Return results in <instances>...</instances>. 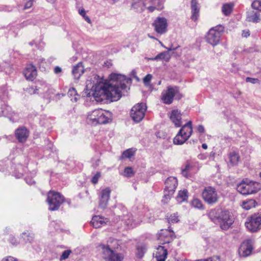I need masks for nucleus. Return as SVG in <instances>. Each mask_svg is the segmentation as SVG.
Returning <instances> with one entry per match:
<instances>
[{"mask_svg":"<svg viewBox=\"0 0 261 261\" xmlns=\"http://www.w3.org/2000/svg\"><path fill=\"white\" fill-rule=\"evenodd\" d=\"M15 134L18 141L23 143L29 136V131L25 127H20L15 130Z\"/></svg>","mask_w":261,"mask_h":261,"instance_id":"nucleus-15","label":"nucleus"},{"mask_svg":"<svg viewBox=\"0 0 261 261\" xmlns=\"http://www.w3.org/2000/svg\"><path fill=\"white\" fill-rule=\"evenodd\" d=\"M233 8V5L231 4H225L222 7V11L223 13L227 16L230 14Z\"/></svg>","mask_w":261,"mask_h":261,"instance_id":"nucleus-39","label":"nucleus"},{"mask_svg":"<svg viewBox=\"0 0 261 261\" xmlns=\"http://www.w3.org/2000/svg\"><path fill=\"white\" fill-rule=\"evenodd\" d=\"M256 202L255 200L252 199H249L245 201H243L242 202V207L243 208L249 210L252 207L255 206Z\"/></svg>","mask_w":261,"mask_h":261,"instance_id":"nucleus-33","label":"nucleus"},{"mask_svg":"<svg viewBox=\"0 0 261 261\" xmlns=\"http://www.w3.org/2000/svg\"><path fill=\"white\" fill-rule=\"evenodd\" d=\"M133 169L130 167H127L124 170V175L126 177H131L134 175Z\"/></svg>","mask_w":261,"mask_h":261,"instance_id":"nucleus-44","label":"nucleus"},{"mask_svg":"<svg viewBox=\"0 0 261 261\" xmlns=\"http://www.w3.org/2000/svg\"><path fill=\"white\" fill-rule=\"evenodd\" d=\"M154 31L159 34H163L167 31V20L165 17H158L152 23Z\"/></svg>","mask_w":261,"mask_h":261,"instance_id":"nucleus-11","label":"nucleus"},{"mask_svg":"<svg viewBox=\"0 0 261 261\" xmlns=\"http://www.w3.org/2000/svg\"><path fill=\"white\" fill-rule=\"evenodd\" d=\"M67 95L71 98V100L73 102H76L80 98V95L77 93L74 88H71L69 89Z\"/></svg>","mask_w":261,"mask_h":261,"instance_id":"nucleus-35","label":"nucleus"},{"mask_svg":"<svg viewBox=\"0 0 261 261\" xmlns=\"http://www.w3.org/2000/svg\"><path fill=\"white\" fill-rule=\"evenodd\" d=\"M174 237V232L171 229H161L158 234V240L162 242L163 245L171 243Z\"/></svg>","mask_w":261,"mask_h":261,"instance_id":"nucleus-12","label":"nucleus"},{"mask_svg":"<svg viewBox=\"0 0 261 261\" xmlns=\"http://www.w3.org/2000/svg\"><path fill=\"white\" fill-rule=\"evenodd\" d=\"M34 1V0H30L28 1L24 6V9H28L30 8L33 5V2Z\"/></svg>","mask_w":261,"mask_h":261,"instance_id":"nucleus-53","label":"nucleus"},{"mask_svg":"<svg viewBox=\"0 0 261 261\" xmlns=\"http://www.w3.org/2000/svg\"><path fill=\"white\" fill-rule=\"evenodd\" d=\"M174 97L179 99L182 97V95L180 93L178 87L169 86L166 90L162 92L161 99L164 103L170 105L172 103Z\"/></svg>","mask_w":261,"mask_h":261,"instance_id":"nucleus-4","label":"nucleus"},{"mask_svg":"<svg viewBox=\"0 0 261 261\" xmlns=\"http://www.w3.org/2000/svg\"><path fill=\"white\" fill-rule=\"evenodd\" d=\"M220 212H221L220 209H212L208 213V217L214 223H218Z\"/></svg>","mask_w":261,"mask_h":261,"instance_id":"nucleus-28","label":"nucleus"},{"mask_svg":"<svg viewBox=\"0 0 261 261\" xmlns=\"http://www.w3.org/2000/svg\"><path fill=\"white\" fill-rule=\"evenodd\" d=\"M167 219L169 223H174L179 221L178 216L175 213L170 215L169 217L167 216Z\"/></svg>","mask_w":261,"mask_h":261,"instance_id":"nucleus-42","label":"nucleus"},{"mask_svg":"<svg viewBox=\"0 0 261 261\" xmlns=\"http://www.w3.org/2000/svg\"><path fill=\"white\" fill-rule=\"evenodd\" d=\"M233 222L232 218L228 211H222L220 212L218 223L223 230L228 229Z\"/></svg>","mask_w":261,"mask_h":261,"instance_id":"nucleus-10","label":"nucleus"},{"mask_svg":"<svg viewBox=\"0 0 261 261\" xmlns=\"http://www.w3.org/2000/svg\"><path fill=\"white\" fill-rule=\"evenodd\" d=\"M191 8L192 13L191 18L195 21L198 19L199 14V7L197 0H191Z\"/></svg>","mask_w":261,"mask_h":261,"instance_id":"nucleus-21","label":"nucleus"},{"mask_svg":"<svg viewBox=\"0 0 261 261\" xmlns=\"http://www.w3.org/2000/svg\"><path fill=\"white\" fill-rule=\"evenodd\" d=\"M34 238V234L28 230L23 232L20 237V239L24 243H31Z\"/></svg>","mask_w":261,"mask_h":261,"instance_id":"nucleus-29","label":"nucleus"},{"mask_svg":"<svg viewBox=\"0 0 261 261\" xmlns=\"http://www.w3.org/2000/svg\"><path fill=\"white\" fill-rule=\"evenodd\" d=\"M165 188L164 198L167 200L171 198L177 186V179L175 177L170 176L165 182Z\"/></svg>","mask_w":261,"mask_h":261,"instance_id":"nucleus-9","label":"nucleus"},{"mask_svg":"<svg viewBox=\"0 0 261 261\" xmlns=\"http://www.w3.org/2000/svg\"><path fill=\"white\" fill-rule=\"evenodd\" d=\"M23 74L27 80L33 81L37 74L36 67L31 64L27 65L23 71Z\"/></svg>","mask_w":261,"mask_h":261,"instance_id":"nucleus-16","label":"nucleus"},{"mask_svg":"<svg viewBox=\"0 0 261 261\" xmlns=\"http://www.w3.org/2000/svg\"><path fill=\"white\" fill-rule=\"evenodd\" d=\"M151 5L147 7V9L150 12H152L154 10H162L163 8V1L162 0H150Z\"/></svg>","mask_w":261,"mask_h":261,"instance_id":"nucleus-25","label":"nucleus"},{"mask_svg":"<svg viewBox=\"0 0 261 261\" xmlns=\"http://www.w3.org/2000/svg\"><path fill=\"white\" fill-rule=\"evenodd\" d=\"M8 241L13 246H17L19 243L17 239L12 235L9 236Z\"/></svg>","mask_w":261,"mask_h":261,"instance_id":"nucleus-48","label":"nucleus"},{"mask_svg":"<svg viewBox=\"0 0 261 261\" xmlns=\"http://www.w3.org/2000/svg\"><path fill=\"white\" fill-rule=\"evenodd\" d=\"M137 72L135 70H133L131 72V75L133 76L134 78L137 79L138 81L139 80L138 77L136 75Z\"/></svg>","mask_w":261,"mask_h":261,"instance_id":"nucleus-60","label":"nucleus"},{"mask_svg":"<svg viewBox=\"0 0 261 261\" xmlns=\"http://www.w3.org/2000/svg\"><path fill=\"white\" fill-rule=\"evenodd\" d=\"M111 190L110 188H106L100 192L99 194V207L104 210L108 206Z\"/></svg>","mask_w":261,"mask_h":261,"instance_id":"nucleus-13","label":"nucleus"},{"mask_svg":"<svg viewBox=\"0 0 261 261\" xmlns=\"http://www.w3.org/2000/svg\"><path fill=\"white\" fill-rule=\"evenodd\" d=\"M102 110V109H96L89 113L87 117L88 122L93 125H97V121L99 120Z\"/></svg>","mask_w":261,"mask_h":261,"instance_id":"nucleus-17","label":"nucleus"},{"mask_svg":"<svg viewBox=\"0 0 261 261\" xmlns=\"http://www.w3.org/2000/svg\"><path fill=\"white\" fill-rule=\"evenodd\" d=\"M147 107L144 103H138L131 109L130 115L135 122H140L144 118Z\"/></svg>","mask_w":261,"mask_h":261,"instance_id":"nucleus-8","label":"nucleus"},{"mask_svg":"<svg viewBox=\"0 0 261 261\" xmlns=\"http://www.w3.org/2000/svg\"><path fill=\"white\" fill-rule=\"evenodd\" d=\"M2 261H18V260L16 258L10 256L3 258Z\"/></svg>","mask_w":261,"mask_h":261,"instance_id":"nucleus-55","label":"nucleus"},{"mask_svg":"<svg viewBox=\"0 0 261 261\" xmlns=\"http://www.w3.org/2000/svg\"><path fill=\"white\" fill-rule=\"evenodd\" d=\"M215 152H213V151H212L210 154H209V158L210 159H211L212 160H214V158H215Z\"/></svg>","mask_w":261,"mask_h":261,"instance_id":"nucleus-63","label":"nucleus"},{"mask_svg":"<svg viewBox=\"0 0 261 261\" xmlns=\"http://www.w3.org/2000/svg\"><path fill=\"white\" fill-rule=\"evenodd\" d=\"M197 131L201 134L204 133L205 132L204 127L202 125H199L197 127Z\"/></svg>","mask_w":261,"mask_h":261,"instance_id":"nucleus-56","label":"nucleus"},{"mask_svg":"<svg viewBox=\"0 0 261 261\" xmlns=\"http://www.w3.org/2000/svg\"><path fill=\"white\" fill-rule=\"evenodd\" d=\"M62 72V69L59 66H56L54 68V72L56 74H59Z\"/></svg>","mask_w":261,"mask_h":261,"instance_id":"nucleus-58","label":"nucleus"},{"mask_svg":"<svg viewBox=\"0 0 261 261\" xmlns=\"http://www.w3.org/2000/svg\"><path fill=\"white\" fill-rule=\"evenodd\" d=\"M26 181L30 185H32L35 183V181L32 180V179H30L29 181H28V180L26 179Z\"/></svg>","mask_w":261,"mask_h":261,"instance_id":"nucleus-64","label":"nucleus"},{"mask_svg":"<svg viewBox=\"0 0 261 261\" xmlns=\"http://www.w3.org/2000/svg\"><path fill=\"white\" fill-rule=\"evenodd\" d=\"M247 20L254 23L258 22L260 20L259 12L256 10L248 11L247 14Z\"/></svg>","mask_w":261,"mask_h":261,"instance_id":"nucleus-23","label":"nucleus"},{"mask_svg":"<svg viewBox=\"0 0 261 261\" xmlns=\"http://www.w3.org/2000/svg\"><path fill=\"white\" fill-rule=\"evenodd\" d=\"M84 72V67L82 62H79L75 66H73L72 73L74 78L79 80Z\"/></svg>","mask_w":261,"mask_h":261,"instance_id":"nucleus-22","label":"nucleus"},{"mask_svg":"<svg viewBox=\"0 0 261 261\" xmlns=\"http://www.w3.org/2000/svg\"><path fill=\"white\" fill-rule=\"evenodd\" d=\"M179 47V46H177L176 47H173V45H172L170 47L168 48V52L169 53V51L174 50L177 49V48Z\"/></svg>","mask_w":261,"mask_h":261,"instance_id":"nucleus-61","label":"nucleus"},{"mask_svg":"<svg viewBox=\"0 0 261 261\" xmlns=\"http://www.w3.org/2000/svg\"><path fill=\"white\" fill-rule=\"evenodd\" d=\"M223 32L224 27L222 25L219 24L211 28L205 36L206 42L213 46L218 45Z\"/></svg>","mask_w":261,"mask_h":261,"instance_id":"nucleus-3","label":"nucleus"},{"mask_svg":"<svg viewBox=\"0 0 261 261\" xmlns=\"http://www.w3.org/2000/svg\"><path fill=\"white\" fill-rule=\"evenodd\" d=\"M47 201L49 205V210L56 211L64 201V198L59 193L50 191L47 195Z\"/></svg>","mask_w":261,"mask_h":261,"instance_id":"nucleus-5","label":"nucleus"},{"mask_svg":"<svg viewBox=\"0 0 261 261\" xmlns=\"http://www.w3.org/2000/svg\"><path fill=\"white\" fill-rule=\"evenodd\" d=\"M152 77V76L150 74H147L144 78H143V83L145 85L147 86L150 83L151 79Z\"/></svg>","mask_w":261,"mask_h":261,"instance_id":"nucleus-49","label":"nucleus"},{"mask_svg":"<svg viewBox=\"0 0 261 261\" xmlns=\"http://www.w3.org/2000/svg\"><path fill=\"white\" fill-rule=\"evenodd\" d=\"M168 254L167 249L165 246H159L155 253L156 261H165Z\"/></svg>","mask_w":261,"mask_h":261,"instance_id":"nucleus-20","label":"nucleus"},{"mask_svg":"<svg viewBox=\"0 0 261 261\" xmlns=\"http://www.w3.org/2000/svg\"><path fill=\"white\" fill-rule=\"evenodd\" d=\"M71 253V251L70 250H66L64 251L62 255L60 256V260L62 261L67 259Z\"/></svg>","mask_w":261,"mask_h":261,"instance_id":"nucleus-46","label":"nucleus"},{"mask_svg":"<svg viewBox=\"0 0 261 261\" xmlns=\"http://www.w3.org/2000/svg\"><path fill=\"white\" fill-rule=\"evenodd\" d=\"M170 119L176 127L181 125V114L178 110H173L171 111Z\"/></svg>","mask_w":261,"mask_h":261,"instance_id":"nucleus-19","label":"nucleus"},{"mask_svg":"<svg viewBox=\"0 0 261 261\" xmlns=\"http://www.w3.org/2000/svg\"><path fill=\"white\" fill-rule=\"evenodd\" d=\"M123 220L124 221L126 225L130 227H134L136 226V223L134 221L133 217L132 215L124 216Z\"/></svg>","mask_w":261,"mask_h":261,"instance_id":"nucleus-37","label":"nucleus"},{"mask_svg":"<svg viewBox=\"0 0 261 261\" xmlns=\"http://www.w3.org/2000/svg\"><path fill=\"white\" fill-rule=\"evenodd\" d=\"M135 151L136 150H134L133 148L128 149L123 152L121 155V158L130 159V158H132V156H133L134 155Z\"/></svg>","mask_w":261,"mask_h":261,"instance_id":"nucleus-40","label":"nucleus"},{"mask_svg":"<svg viewBox=\"0 0 261 261\" xmlns=\"http://www.w3.org/2000/svg\"><path fill=\"white\" fill-rule=\"evenodd\" d=\"M202 197L206 203L211 205L216 203L219 199L215 188L211 186L206 187L203 189L202 192Z\"/></svg>","mask_w":261,"mask_h":261,"instance_id":"nucleus-7","label":"nucleus"},{"mask_svg":"<svg viewBox=\"0 0 261 261\" xmlns=\"http://www.w3.org/2000/svg\"><path fill=\"white\" fill-rule=\"evenodd\" d=\"M99 247L101 250L103 258L108 261L111 256L113 255L114 251L110 248L109 246L104 244H100Z\"/></svg>","mask_w":261,"mask_h":261,"instance_id":"nucleus-24","label":"nucleus"},{"mask_svg":"<svg viewBox=\"0 0 261 261\" xmlns=\"http://www.w3.org/2000/svg\"><path fill=\"white\" fill-rule=\"evenodd\" d=\"M145 6L143 0H134L132 5V8L137 11H143Z\"/></svg>","mask_w":261,"mask_h":261,"instance_id":"nucleus-31","label":"nucleus"},{"mask_svg":"<svg viewBox=\"0 0 261 261\" xmlns=\"http://www.w3.org/2000/svg\"><path fill=\"white\" fill-rule=\"evenodd\" d=\"M242 35L243 37H247L248 36H249L250 35L249 32L248 31H243Z\"/></svg>","mask_w":261,"mask_h":261,"instance_id":"nucleus-62","label":"nucleus"},{"mask_svg":"<svg viewBox=\"0 0 261 261\" xmlns=\"http://www.w3.org/2000/svg\"><path fill=\"white\" fill-rule=\"evenodd\" d=\"M180 133H183L186 138H189L193 132L192 122L189 121L185 124L179 130Z\"/></svg>","mask_w":261,"mask_h":261,"instance_id":"nucleus-27","label":"nucleus"},{"mask_svg":"<svg viewBox=\"0 0 261 261\" xmlns=\"http://www.w3.org/2000/svg\"><path fill=\"white\" fill-rule=\"evenodd\" d=\"M122 258L120 254L115 253L114 251L113 253V255L111 256L108 261H122Z\"/></svg>","mask_w":261,"mask_h":261,"instance_id":"nucleus-43","label":"nucleus"},{"mask_svg":"<svg viewBox=\"0 0 261 261\" xmlns=\"http://www.w3.org/2000/svg\"><path fill=\"white\" fill-rule=\"evenodd\" d=\"M37 90H38V89H37L36 88H35L33 87H30V88H28V90H27L28 92L29 93H30L31 94H36L37 93Z\"/></svg>","mask_w":261,"mask_h":261,"instance_id":"nucleus-54","label":"nucleus"},{"mask_svg":"<svg viewBox=\"0 0 261 261\" xmlns=\"http://www.w3.org/2000/svg\"><path fill=\"white\" fill-rule=\"evenodd\" d=\"M181 173L183 176L186 178H188L189 177H190V174H189L188 171H185V170L181 169Z\"/></svg>","mask_w":261,"mask_h":261,"instance_id":"nucleus-57","label":"nucleus"},{"mask_svg":"<svg viewBox=\"0 0 261 261\" xmlns=\"http://www.w3.org/2000/svg\"><path fill=\"white\" fill-rule=\"evenodd\" d=\"M0 116H9L12 114L11 108L7 105L2 106Z\"/></svg>","mask_w":261,"mask_h":261,"instance_id":"nucleus-38","label":"nucleus"},{"mask_svg":"<svg viewBox=\"0 0 261 261\" xmlns=\"http://www.w3.org/2000/svg\"><path fill=\"white\" fill-rule=\"evenodd\" d=\"M247 229L251 232H257L261 229V214L255 213L248 217L245 222Z\"/></svg>","mask_w":261,"mask_h":261,"instance_id":"nucleus-6","label":"nucleus"},{"mask_svg":"<svg viewBox=\"0 0 261 261\" xmlns=\"http://www.w3.org/2000/svg\"><path fill=\"white\" fill-rule=\"evenodd\" d=\"M190 164L189 161H187L186 164L184 168H182L183 170H185V171H189L191 168Z\"/></svg>","mask_w":261,"mask_h":261,"instance_id":"nucleus-59","label":"nucleus"},{"mask_svg":"<svg viewBox=\"0 0 261 261\" xmlns=\"http://www.w3.org/2000/svg\"><path fill=\"white\" fill-rule=\"evenodd\" d=\"M253 250L252 242L251 240L244 241L239 248V254L241 256L247 257L250 255Z\"/></svg>","mask_w":261,"mask_h":261,"instance_id":"nucleus-14","label":"nucleus"},{"mask_svg":"<svg viewBox=\"0 0 261 261\" xmlns=\"http://www.w3.org/2000/svg\"><path fill=\"white\" fill-rule=\"evenodd\" d=\"M197 261H220L219 256H213L206 259H199Z\"/></svg>","mask_w":261,"mask_h":261,"instance_id":"nucleus-50","label":"nucleus"},{"mask_svg":"<svg viewBox=\"0 0 261 261\" xmlns=\"http://www.w3.org/2000/svg\"><path fill=\"white\" fill-rule=\"evenodd\" d=\"M108 222L109 220L107 218H104L99 216H95L92 218L91 223L94 228H98L106 225Z\"/></svg>","mask_w":261,"mask_h":261,"instance_id":"nucleus-18","label":"nucleus"},{"mask_svg":"<svg viewBox=\"0 0 261 261\" xmlns=\"http://www.w3.org/2000/svg\"><path fill=\"white\" fill-rule=\"evenodd\" d=\"M261 189V185L256 181L245 178L238 184L237 186L238 192L243 195H249L258 192Z\"/></svg>","mask_w":261,"mask_h":261,"instance_id":"nucleus-2","label":"nucleus"},{"mask_svg":"<svg viewBox=\"0 0 261 261\" xmlns=\"http://www.w3.org/2000/svg\"><path fill=\"white\" fill-rule=\"evenodd\" d=\"M109 83L104 82L103 78L94 74L90 80L87 82L86 91L85 92L87 97L93 96L97 100L103 99L111 101H117L122 96L121 92L126 90V84L131 82V79L125 75L111 73L109 76Z\"/></svg>","mask_w":261,"mask_h":261,"instance_id":"nucleus-1","label":"nucleus"},{"mask_svg":"<svg viewBox=\"0 0 261 261\" xmlns=\"http://www.w3.org/2000/svg\"><path fill=\"white\" fill-rule=\"evenodd\" d=\"M251 6L253 9L261 11V0H255Z\"/></svg>","mask_w":261,"mask_h":261,"instance_id":"nucleus-45","label":"nucleus"},{"mask_svg":"<svg viewBox=\"0 0 261 261\" xmlns=\"http://www.w3.org/2000/svg\"><path fill=\"white\" fill-rule=\"evenodd\" d=\"M171 58L170 55L168 51H163L158 55H156L154 58H151L152 60H163L166 62H168L169 61Z\"/></svg>","mask_w":261,"mask_h":261,"instance_id":"nucleus-32","label":"nucleus"},{"mask_svg":"<svg viewBox=\"0 0 261 261\" xmlns=\"http://www.w3.org/2000/svg\"><path fill=\"white\" fill-rule=\"evenodd\" d=\"M188 139V138H186L185 137V135L183 133H182L181 132L180 133V131H179L173 139V143L174 144L176 145H182Z\"/></svg>","mask_w":261,"mask_h":261,"instance_id":"nucleus-30","label":"nucleus"},{"mask_svg":"<svg viewBox=\"0 0 261 261\" xmlns=\"http://www.w3.org/2000/svg\"><path fill=\"white\" fill-rule=\"evenodd\" d=\"M111 121V114L109 112L102 110L100 114L99 120L97 121V124H106Z\"/></svg>","mask_w":261,"mask_h":261,"instance_id":"nucleus-26","label":"nucleus"},{"mask_svg":"<svg viewBox=\"0 0 261 261\" xmlns=\"http://www.w3.org/2000/svg\"><path fill=\"white\" fill-rule=\"evenodd\" d=\"M188 192L187 190L179 191L176 197L177 202L181 203L187 200L188 197Z\"/></svg>","mask_w":261,"mask_h":261,"instance_id":"nucleus-34","label":"nucleus"},{"mask_svg":"<svg viewBox=\"0 0 261 261\" xmlns=\"http://www.w3.org/2000/svg\"><path fill=\"white\" fill-rule=\"evenodd\" d=\"M192 205L198 209H204L203 205L201 201L197 198L194 199L191 202Z\"/></svg>","mask_w":261,"mask_h":261,"instance_id":"nucleus-41","label":"nucleus"},{"mask_svg":"<svg viewBox=\"0 0 261 261\" xmlns=\"http://www.w3.org/2000/svg\"><path fill=\"white\" fill-rule=\"evenodd\" d=\"M100 176V173L99 172H97L92 178V179H91L92 182L94 184H97Z\"/></svg>","mask_w":261,"mask_h":261,"instance_id":"nucleus-51","label":"nucleus"},{"mask_svg":"<svg viewBox=\"0 0 261 261\" xmlns=\"http://www.w3.org/2000/svg\"><path fill=\"white\" fill-rule=\"evenodd\" d=\"M79 14L83 16L85 20L89 23H91L90 18L86 15V11L84 9H81L79 10Z\"/></svg>","mask_w":261,"mask_h":261,"instance_id":"nucleus-47","label":"nucleus"},{"mask_svg":"<svg viewBox=\"0 0 261 261\" xmlns=\"http://www.w3.org/2000/svg\"><path fill=\"white\" fill-rule=\"evenodd\" d=\"M229 162L232 166L238 164L240 156L236 152L232 151L229 154Z\"/></svg>","mask_w":261,"mask_h":261,"instance_id":"nucleus-36","label":"nucleus"},{"mask_svg":"<svg viewBox=\"0 0 261 261\" xmlns=\"http://www.w3.org/2000/svg\"><path fill=\"white\" fill-rule=\"evenodd\" d=\"M246 81L248 83H251L252 84H258L259 83V81L258 79L252 78L248 77L246 79Z\"/></svg>","mask_w":261,"mask_h":261,"instance_id":"nucleus-52","label":"nucleus"}]
</instances>
